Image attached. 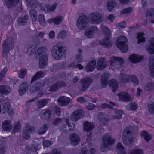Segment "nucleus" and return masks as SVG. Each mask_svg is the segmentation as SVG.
<instances>
[{"label":"nucleus","mask_w":154,"mask_h":154,"mask_svg":"<svg viewBox=\"0 0 154 154\" xmlns=\"http://www.w3.org/2000/svg\"><path fill=\"white\" fill-rule=\"evenodd\" d=\"M149 66L150 67V72L151 75L154 77V58L153 56L150 58Z\"/></svg>","instance_id":"nucleus-28"},{"label":"nucleus","mask_w":154,"mask_h":154,"mask_svg":"<svg viewBox=\"0 0 154 154\" xmlns=\"http://www.w3.org/2000/svg\"><path fill=\"white\" fill-rule=\"evenodd\" d=\"M109 84L110 86L112 88L113 92H115L118 87V83L116 80L114 79H111L109 82Z\"/></svg>","instance_id":"nucleus-34"},{"label":"nucleus","mask_w":154,"mask_h":154,"mask_svg":"<svg viewBox=\"0 0 154 154\" xmlns=\"http://www.w3.org/2000/svg\"><path fill=\"white\" fill-rule=\"evenodd\" d=\"M119 80L123 84L133 82L136 85L139 83L138 81L134 75H127L125 73H121L119 77Z\"/></svg>","instance_id":"nucleus-6"},{"label":"nucleus","mask_w":154,"mask_h":154,"mask_svg":"<svg viewBox=\"0 0 154 154\" xmlns=\"http://www.w3.org/2000/svg\"><path fill=\"white\" fill-rule=\"evenodd\" d=\"M20 0H6V5L8 8H11L16 5Z\"/></svg>","instance_id":"nucleus-30"},{"label":"nucleus","mask_w":154,"mask_h":154,"mask_svg":"<svg viewBox=\"0 0 154 154\" xmlns=\"http://www.w3.org/2000/svg\"><path fill=\"white\" fill-rule=\"evenodd\" d=\"M98 31V29L97 26H94L91 28L87 29L85 31V35L88 38H92L94 34Z\"/></svg>","instance_id":"nucleus-15"},{"label":"nucleus","mask_w":154,"mask_h":154,"mask_svg":"<svg viewBox=\"0 0 154 154\" xmlns=\"http://www.w3.org/2000/svg\"><path fill=\"white\" fill-rule=\"evenodd\" d=\"M65 51L66 48L63 46V43L59 42L52 48V56L56 59L59 60L63 56Z\"/></svg>","instance_id":"nucleus-2"},{"label":"nucleus","mask_w":154,"mask_h":154,"mask_svg":"<svg viewBox=\"0 0 154 154\" xmlns=\"http://www.w3.org/2000/svg\"><path fill=\"white\" fill-rule=\"evenodd\" d=\"M26 53L29 56L32 55L35 51L34 47L31 45H28L26 46Z\"/></svg>","instance_id":"nucleus-40"},{"label":"nucleus","mask_w":154,"mask_h":154,"mask_svg":"<svg viewBox=\"0 0 154 154\" xmlns=\"http://www.w3.org/2000/svg\"><path fill=\"white\" fill-rule=\"evenodd\" d=\"M143 58V57L142 56L136 54H132L129 57V61L132 63H136L140 62Z\"/></svg>","instance_id":"nucleus-18"},{"label":"nucleus","mask_w":154,"mask_h":154,"mask_svg":"<svg viewBox=\"0 0 154 154\" xmlns=\"http://www.w3.org/2000/svg\"><path fill=\"white\" fill-rule=\"evenodd\" d=\"M69 120V119H66V123L68 126L69 129V130L73 129L74 128L75 125L73 123L72 124L69 123L68 121Z\"/></svg>","instance_id":"nucleus-62"},{"label":"nucleus","mask_w":154,"mask_h":154,"mask_svg":"<svg viewBox=\"0 0 154 154\" xmlns=\"http://www.w3.org/2000/svg\"><path fill=\"white\" fill-rule=\"evenodd\" d=\"M27 73V71L24 69H22L20 71L19 76L21 78H23Z\"/></svg>","instance_id":"nucleus-55"},{"label":"nucleus","mask_w":154,"mask_h":154,"mask_svg":"<svg viewBox=\"0 0 154 154\" xmlns=\"http://www.w3.org/2000/svg\"><path fill=\"white\" fill-rule=\"evenodd\" d=\"M57 101L61 106L66 105L71 101V100L69 98L62 96L58 97Z\"/></svg>","instance_id":"nucleus-19"},{"label":"nucleus","mask_w":154,"mask_h":154,"mask_svg":"<svg viewBox=\"0 0 154 154\" xmlns=\"http://www.w3.org/2000/svg\"><path fill=\"white\" fill-rule=\"evenodd\" d=\"M30 17L32 21L35 22L37 20V12L35 10L31 9L29 11Z\"/></svg>","instance_id":"nucleus-35"},{"label":"nucleus","mask_w":154,"mask_h":154,"mask_svg":"<svg viewBox=\"0 0 154 154\" xmlns=\"http://www.w3.org/2000/svg\"><path fill=\"white\" fill-rule=\"evenodd\" d=\"M10 49H8L7 48H6L5 45L3 46L2 52V54L3 57L5 58L7 57L8 53Z\"/></svg>","instance_id":"nucleus-50"},{"label":"nucleus","mask_w":154,"mask_h":154,"mask_svg":"<svg viewBox=\"0 0 154 154\" xmlns=\"http://www.w3.org/2000/svg\"><path fill=\"white\" fill-rule=\"evenodd\" d=\"M98 117L103 125H105L109 120L108 116L106 115L99 114Z\"/></svg>","instance_id":"nucleus-36"},{"label":"nucleus","mask_w":154,"mask_h":154,"mask_svg":"<svg viewBox=\"0 0 154 154\" xmlns=\"http://www.w3.org/2000/svg\"><path fill=\"white\" fill-rule=\"evenodd\" d=\"M38 20L39 23L41 26H44L46 25L45 19L43 15H39L38 17Z\"/></svg>","instance_id":"nucleus-46"},{"label":"nucleus","mask_w":154,"mask_h":154,"mask_svg":"<svg viewBox=\"0 0 154 154\" xmlns=\"http://www.w3.org/2000/svg\"><path fill=\"white\" fill-rule=\"evenodd\" d=\"M140 135L142 137L144 138L145 140L146 141H149L152 138V136L145 131H141L140 133Z\"/></svg>","instance_id":"nucleus-33"},{"label":"nucleus","mask_w":154,"mask_h":154,"mask_svg":"<svg viewBox=\"0 0 154 154\" xmlns=\"http://www.w3.org/2000/svg\"><path fill=\"white\" fill-rule=\"evenodd\" d=\"M42 86V84L40 83L35 84L29 89V91L30 92L32 93L40 89Z\"/></svg>","instance_id":"nucleus-37"},{"label":"nucleus","mask_w":154,"mask_h":154,"mask_svg":"<svg viewBox=\"0 0 154 154\" xmlns=\"http://www.w3.org/2000/svg\"><path fill=\"white\" fill-rule=\"evenodd\" d=\"M28 2L29 6L32 8H35L39 5L37 0H27Z\"/></svg>","instance_id":"nucleus-42"},{"label":"nucleus","mask_w":154,"mask_h":154,"mask_svg":"<svg viewBox=\"0 0 154 154\" xmlns=\"http://www.w3.org/2000/svg\"><path fill=\"white\" fill-rule=\"evenodd\" d=\"M28 89V84L26 82H24L20 86L19 92L20 94L22 95L25 93Z\"/></svg>","instance_id":"nucleus-27"},{"label":"nucleus","mask_w":154,"mask_h":154,"mask_svg":"<svg viewBox=\"0 0 154 154\" xmlns=\"http://www.w3.org/2000/svg\"><path fill=\"white\" fill-rule=\"evenodd\" d=\"M115 4L114 0H110L108 1L107 4V6L108 10L111 11Z\"/></svg>","instance_id":"nucleus-48"},{"label":"nucleus","mask_w":154,"mask_h":154,"mask_svg":"<svg viewBox=\"0 0 154 154\" xmlns=\"http://www.w3.org/2000/svg\"><path fill=\"white\" fill-rule=\"evenodd\" d=\"M109 77V74L107 73H104L102 75L101 78V83L103 88L106 87L107 85Z\"/></svg>","instance_id":"nucleus-25"},{"label":"nucleus","mask_w":154,"mask_h":154,"mask_svg":"<svg viewBox=\"0 0 154 154\" xmlns=\"http://www.w3.org/2000/svg\"><path fill=\"white\" fill-rule=\"evenodd\" d=\"M123 112L121 110H118L115 111L114 115L112 116V119L113 120L119 119L122 117Z\"/></svg>","instance_id":"nucleus-41"},{"label":"nucleus","mask_w":154,"mask_h":154,"mask_svg":"<svg viewBox=\"0 0 154 154\" xmlns=\"http://www.w3.org/2000/svg\"><path fill=\"white\" fill-rule=\"evenodd\" d=\"M70 140L72 144L73 145H76L78 144L79 141V138L76 134H72L70 137Z\"/></svg>","instance_id":"nucleus-24"},{"label":"nucleus","mask_w":154,"mask_h":154,"mask_svg":"<svg viewBox=\"0 0 154 154\" xmlns=\"http://www.w3.org/2000/svg\"><path fill=\"white\" fill-rule=\"evenodd\" d=\"M67 35V32L65 30H62L58 33L57 37L58 38L60 37L62 38H64Z\"/></svg>","instance_id":"nucleus-53"},{"label":"nucleus","mask_w":154,"mask_h":154,"mask_svg":"<svg viewBox=\"0 0 154 154\" xmlns=\"http://www.w3.org/2000/svg\"><path fill=\"white\" fill-rule=\"evenodd\" d=\"M127 42V38L123 36L118 37L116 41V44L118 48L122 50V52H126L128 50V47L126 44Z\"/></svg>","instance_id":"nucleus-5"},{"label":"nucleus","mask_w":154,"mask_h":154,"mask_svg":"<svg viewBox=\"0 0 154 154\" xmlns=\"http://www.w3.org/2000/svg\"><path fill=\"white\" fill-rule=\"evenodd\" d=\"M144 34L143 33H139L137 34V42L138 44L143 43L145 41V38L143 36Z\"/></svg>","instance_id":"nucleus-47"},{"label":"nucleus","mask_w":154,"mask_h":154,"mask_svg":"<svg viewBox=\"0 0 154 154\" xmlns=\"http://www.w3.org/2000/svg\"><path fill=\"white\" fill-rule=\"evenodd\" d=\"M54 24H59L62 21L63 17L61 16H59L54 18Z\"/></svg>","instance_id":"nucleus-52"},{"label":"nucleus","mask_w":154,"mask_h":154,"mask_svg":"<svg viewBox=\"0 0 154 154\" xmlns=\"http://www.w3.org/2000/svg\"><path fill=\"white\" fill-rule=\"evenodd\" d=\"M101 30L104 38V39L100 41V44L105 48H108L112 46V43L110 40V30L105 26H103Z\"/></svg>","instance_id":"nucleus-4"},{"label":"nucleus","mask_w":154,"mask_h":154,"mask_svg":"<svg viewBox=\"0 0 154 154\" xmlns=\"http://www.w3.org/2000/svg\"><path fill=\"white\" fill-rule=\"evenodd\" d=\"M116 147L118 149V154H126L124 152V147L121 143H118Z\"/></svg>","instance_id":"nucleus-43"},{"label":"nucleus","mask_w":154,"mask_h":154,"mask_svg":"<svg viewBox=\"0 0 154 154\" xmlns=\"http://www.w3.org/2000/svg\"><path fill=\"white\" fill-rule=\"evenodd\" d=\"M66 84L64 82H57L56 84H54L48 88V89L51 91H54L59 88L65 87Z\"/></svg>","instance_id":"nucleus-16"},{"label":"nucleus","mask_w":154,"mask_h":154,"mask_svg":"<svg viewBox=\"0 0 154 154\" xmlns=\"http://www.w3.org/2000/svg\"><path fill=\"white\" fill-rule=\"evenodd\" d=\"M130 129V128L129 127L125 128L123 133L122 141L125 146L130 144L133 141L134 139L133 137H130L128 140L127 139V135L129 134L131 132Z\"/></svg>","instance_id":"nucleus-9"},{"label":"nucleus","mask_w":154,"mask_h":154,"mask_svg":"<svg viewBox=\"0 0 154 154\" xmlns=\"http://www.w3.org/2000/svg\"><path fill=\"white\" fill-rule=\"evenodd\" d=\"M84 114L82 110L81 109L77 110L72 113L70 119L72 121H76L79 118L82 117Z\"/></svg>","instance_id":"nucleus-13"},{"label":"nucleus","mask_w":154,"mask_h":154,"mask_svg":"<svg viewBox=\"0 0 154 154\" xmlns=\"http://www.w3.org/2000/svg\"><path fill=\"white\" fill-rule=\"evenodd\" d=\"M154 87V84L149 83H148L144 88V90L146 91L151 90L153 89Z\"/></svg>","instance_id":"nucleus-51"},{"label":"nucleus","mask_w":154,"mask_h":154,"mask_svg":"<svg viewBox=\"0 0 154 154\" xmlns=\"http://www.w3.org/2000/svg\"><path fill=\"white\" fill-rule=\"evenodd\" d=\"M149 45L146 47V50L150 54H154V38H150L149 40Z\"/></svg>","instance_id":"nucleus-20"},{"label":"nucleus","mask_w":154,"mask_h":154,"mask_svg":"<svg viewBox=\"0 0 154 154\" xmlns=\"http://www.w3.org/2000/svg\"><path fill=\"white\" fill-rule=\"evenodd\" d=\"M118 95L120 101L127 102L132 100L133 99V97L126 92H120L118 94Z\"/></svg>","instance_id":"nucleus-14"},{"label":"nucleus","mask_w":154,"mask_h":154,"mask_svg":"<svg viewBox=\"0 0 154 154\" xmlns=\"http://www.w3.org/2000/svg\"><path fill=\"white\" fill-rule=\"evenodd\" d=\"M2 126L4 130L6 131H9L12 128V124L11 121L9 120H6L2 123Z\"/></svg>","instance_id":"nucleus-22"},{"label":"nucleus","mask_w":154,"mask_h":154,"mask_svg":"<svg viewBox=\"0 0 154 154\" xmlns=\"http://www.w3.org/2000/svg\"><path fill=\"white\" fill-rule=\"evenodd\" d=\"M130 154H143V152L140 149H136L133 150Z\"/></svg>","instance_id":"nucleus-59"},{"label":"nucleus","mask_w":154,"mask_h":154,"mask_svg":"<svg viewBox=\"0 0 154 154\" xmlns=\"http://www.w3.org/2000/svg\"><path fill=\"white\" fill-rule=\"evenodd\" d=\"M11 91V88L2 85L0 87V94H8Z\"/></svg>","instance_id":"nucleus-32"},{"label":"nucleus","mask_w":154,"mask_h":154,"mask_svg":"<svg viewBox=\"0 0 154 154\" xmlns=\"http://www.w3.org/2000/svg\"><path fill=\"white\" fill-rule=\"evenodd\" d=\"M48 100L47 99H43L38 101L37 103L38 107L41 108L44 106L48 103Z\"/></svg>","instance_id":"nucleus-45"},{"label":"nucleus","mask_w":154,"mask_h":154,"mask_svg":"<svg viewBox=\"0 0 154 154\" xmlns=\"http://www.w3.org/2000/svg\"><path fill=\"white\" fill-rule=\"evenodd\" d=\"M29 17L27 15L21 17L19 18L17 20L18 24L20 25H24L26 24Z\"/></svg>","instance_id":"nucleus-29"},{"label":"nucleus","mask_w":154,"mask_h":154,"mask_svg":"<svg viewBox=\"0 0 154 154\" xmlns=\"http://www.w3.org/2000/svg\"><path fill=\"white\" fill-rule=\"evenodd\" d=\"M35 131V129L33 127H30L29 124H26L25 128L23 130V138L25 139L29 138L30 134L32 133Z\"/></svg>","instance_id":"nucleus-11"},{"label":"nucleus","mask_w":154,"mask_h":154,"mask_svg":"<svg viewBox=\"0 0 154 154\" xmlns=\"http://www.w3.org/2000/svg\"><path fill=\"white\" fill-rule=\"evenodd\" d=\"M92 80L89 78H84L82 79L81 82L82 84L81 90L82 91H85L88 87L90 84L92 82Z\"/></svg>","instance_id":"nucleus-12"},{"label":"nucleus","mask_w":154,"mask_h":154,"mask_svg":"<svg viewBox=\"0 0 154 154\" xmlns=\"http://www.w3.org/2000/svg\"><path fill=\"white\" fill-rule=\"evenodd\" d=\"M148 109L149 112L151 114L154 113V103L148 105Z\"/></svg>","instance_id":"nucleus-58"},{"label":"nucleus","mask_w":154,"mask_h":154,"mask_svg":"<svg viewBox=\"0 0 154 154\" xmlns=\"http://www.w3.org/2000/svg\"><path fill=\"white\" fill-rule=\"evenodd\" d=\"M10 107V104L9 102L6 103L4 105L3 110L5 111H8Z\"/></svg>","instance_id":"nucleus-57"},{"label":"nucleus","mask_w":154,"mask_h":154,"mask_svg":"<svg viewBox=\"0 0 154 154\" xmlns=\"http://www.w3.org/2000/svg\"><path fill=\"white\" fill-rule=\"evenodd\" d=\"M53 143L51 141L48 140H44L43 142V146L47 147L51 145Z\"/></svg>","instance_id":"nucleus-61"},{"label":"nucleus","mask_w":154,"mask_h":154,"mask_svg":"<svg viewBox=\"0 0 154 154\" xmlns=\"http://www.w3.org/2000/svg\"><path fill=\"white\" fill-rule=\"evenodd\" d=\"M6 46L7 48L11 50L12 49L14 46V42L13 39L12 38H9L5 41L4 42L3 46Z\"/></svg>","instance_id":"nucleus-21"},{"label":"nucleus","mask_w":154,"mask_h":154,"mask_svg":"<svg viewBox=\"0 0 154 154\" xmlns=\"http://www.w3.org/2000/svg\"><path fill=\"white\" fill-rule=\"evenodd\" d=\"M130 107L132 110H135L138 107L137 104L135 103H132L130 104Z\"/></svg>","instance_id":"nucleus-60"},{"label":"nucleus","mask_w":154,"mask_h":154,"mask_svg":"<svg viewBox=\"0 0 154 154\" xmlns=\"http://www.w3.org/2000/svg\"><path fill=\"white\" fill-rule=\"evenodd\" d=\"M21 130V125L19 122L15 123L14 125L13 132L15 133L20 131Z\"/></svg>","instance_id":"nucleus-49"},{"label":"nucleus","mask_w":154,"mask_h":154,"mask_svg":"<svg viewBox=\"0 0 154 154\" xmlns=\"http://www.w3.org/2000/svg\"><path fill=\"white\" fill-rule=\"evenodd\" d=\"M48 127L49 126L48 125L46 124L43 125L38 130V133L41 135L44 134L48 129Z\"/></svg>","instance_id":"nucleus-39"},{"label":"nucleus","mask_w":154,"mask_h":154,"mask_svg":"<svg viewBox=\"0 0 154 154\" xmlns=\"http://www.w3.org/2000/svg\"><path fill=\"white\" fill-rule=\"evenodd\" d=\"M47 50L45 47H39L37 51V53L40 57L39 66L41 69H44L47 64L48 56L45 54Z\"/></svg>","instance_id":"nucleus-3"},{"label":"nucleus","mask_w":154,"mask_h":154,"mask_svg":"<svg viewBox=\"0 0 154 154\" xmlns=\"http://www.w3.org/2000/svg\"><path fill=\"white\" fill-rule=\"evenodd\" d=\"M94 127V125L91 122H85L84 123V129L85 131H90Z\"/></svg>","instance_id":"nucleus-26"},{"label":"nucleus","mask_w":154,"mask_h":154,"mask_svg":"<svg viewBox=\"0 0 154 154\" xmlns=\"http://www.w3.org/2000/svg\"><path fill=\"white\" fill-rule=\"evenodd\" d=\"M88 21V19L85 16L81 15L77 20L76 25L79 29L83 30L87 26Z\"/></svg>","instance_id":"nucleus-8"},{"label":"nucleus","mask_w":154,"mask_h":154,"mask_svg":"<svg viewBox=\"0 0 154 154\" xmlns=\"http://www.w3.org/2000/svg\"><path fill=\"white\" fill-rule=\"evenodd\" d=\"M106 66L105 60L103 58H100L98 61L97 68L98 70H102L104 69Z\"/></svg>","instance_id":"nucleus-23"},{"label":"nucleus","mask_w":154,"mask_h":154,"mask_svg":"<svg viewBox=\"0 0 154 154\" xmlns=\"http://www.w3.org/2000/svg\"><path fill=\"white\" fill-rule=\"evenodd\" d=\"M54 110L57 115L58 116H60L61 112L60 109L57 106H55L54 107Z\"/></svg>","instance_id":"nucleus-63"},{"label":"nucleus","mask_w":154,"mask_h":154,"mask_svg":"<svg viewBox=\"0 0 154 154\" xmlns=\"http://www.w3.org/2000/svg\"><path fill=\"white\" fill-rule=\"evenodd\" d=\"M44 76V73L42 71H39L35 74L32 79L31 82L32 83L34 82L36 80Z\"/></svg>","instance_id":"nucleus-38"},{"label":"nucleus","mask_w":154,"mask_h":154,"mask_svg":"<svg viewBox=\"0 0 154 154\" xmlns=\"http://www.w3.org/2000/svg\"><path fill=\"white\" fill-rule=\"evenodd\" d=\"M85 107L88 110H92L95 108V106L92 103H89L85 105Z\"/></svg>","instance_id":"nucleus-54"},{"label":"nucleus","mask_w":154,"mask_h":154,"mask_svg":"<svg viewBox=\"0 0 154 154\" xmlns=\"http://www.w3.org/2000/svg\"><path fill=\"white\" fill-rule=\"evenodd\" d=\"M102 140L100 150L103 152H106L110 149L109 146L114 144L115 140L112 138L109 134H106L103 136Z\"/></svg>","instance_id":"nucleus-1"},{"label":"nucleus","mask_w":154,"mask_h":154,"mask_svg":"<svg viewBox=\"0 0 154 154\" xmlns=\"http://www.w3.org/2000/svg\"><path fill=\"white\" fill-rule=\"evenodd\" d=\"M96 64L95 60H92L87 64L85 67V69L88 72H91L94 69Z\"/></svg>","instance_id":"nucleus-31"},{"label":"nucleus","mask_w":154,"mask_h":154,"mask_svg":"<svg viewBox=\"0 0 154 154\" xmlns=\"http://www.w3.org/2000/svg\"><path fill=\"white\" fill-rule=\"evenodd\" d=\"M102 19V15L98 12H95L90 14L89 15V19L90 22L92 24H96L100 23Z\"/></svg>","instance_id":"nucleus-7"},{"label":"nucleus","mask_w":154,"mask_h":154,"mask_svg":"<svg viewBox=\"0 0 154 154\" xmlns=\"http://www.w3.org/2000/svg\"><path fill=\"white\" fill-rule=\"evenodd\" d=\"M132 9L131 8H127L122 10L121 12L122 14L130 13L131 12Z\"/></svg>","instance_id":"nucleus-56"},{"label":"nucleus","mask_w":154,"mask_h":154,"mask_svg":"<svg viewBox=\"0 0 154 154\" xmlns=\"http://www.w3.org/2000/svg\"><path fill=\"white\" fill-rule=\"evenodd\" d=\"M57 6V3H54L51 6L48 3H41L39 5L40 9L42 11L53 12Z\"/></svg>","instance_id":"nucleus-10"},{"label":"nucleus","mask_w":154,"mask_h":154,"mask_svg":"<svg viewBox=\"0 0 154 154\" xmlns=\"http://www.w3.org/2000/svg\"><path fill=\"white\" fill-rule=\"evenodd\" d=\"M124 63V60L121 58L113 57H112L110 61V64L112 66H118V63L121 66Z\"/></svg>","instance_id":"nucleus-17"},{"label":"nucleus","mask_w":154,"mask_h":154,"mask_svg":"<svg viewBox=\"0 0 154 154\" xmlns=\"http://www.w3.org/2000/svg\"><path fill=\"white\" fill-rule=\"evenodd\" d=\"M61 122V119L60 118H58L56 119L53 122V124L54 125H56L58 124Z\"/></svg>","instance_id":"nucleus-64"},{"label":"nucleus","mask_w":154,"mask_h":154,"mask_svg":"<svg viewBox=\"0 0 154 154\" xmlns=\"http://www.w3.org/2000/svg\"><path fill=\"white\" fill-rule=\"evenodd\" d=\"M146 16L147 17L154 18V9H152L147 11ZM152 23H154V20H151Z\"/></svg>","instance_id":"nucleus-44"}]
</instances>
